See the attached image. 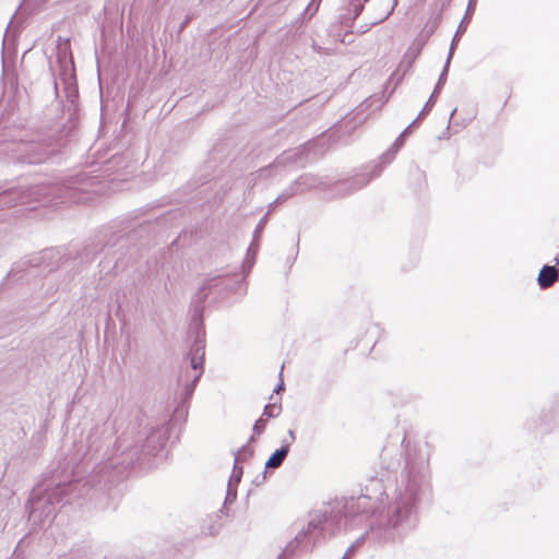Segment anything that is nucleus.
I'll list each match as a JSON object with an SVG mask.
<instances>
[{
	"label": "nucleus",
	"instance_id": "1",
	"mask_svg": "<svg viewBox=\"0 0 559 559\" xmlns=\"http://www.w3.org/2000/svg\"><path fill=\"white\" fill-rule=\"evenodd\" d=\"M165 442L163 427L151 429L143 444H131L123 436L115 444V449L106 448L99 455L100 461L95 464L88 478L60 483L51 480L38 484L32 491L27 502L28 520L37 526L50 523L56 515L57 506L63 501L83 497L90 488L103 481L112 483L121 476L138 459L140 449L147 454H155Z\"/></svg>",
	"mask_w": 559,
	"mask_h": 559
},
{
	"label": "nucleus",
	"instance_id": "2",
	"mask_svg": "<svg viewBox=\"0 0 559 559\" xmlns=\"http://www.w3.org/2000/svg\"><path fill=\"white\" fill-rule=\"evenodd\" d=\"M430 489L428 454L421 450H407L405 465L393 489L382 493V507L373 510L369 531L359 536L346 550L342 559H349L364 544L367 536L379 543L401 539L413 531L418 522L417 506Z\"/></svg>",
	"mask_w": 559,
	"mask_h": 559
},
{
	"label": "nucleus",
	"instance_id": "3",
	"mask_svg": "<svg viewBox=\"0 0 559 559\" xmlns=\"http://www.w3.org/2000/svg\"><path fill=\"white\" fill-rule=\"evenodd\" d=\"M370 497L335 500L321 509L313 510L308 515V523L295 539L283 550L278 559L286 554H293L297 546L306 539L312 542L311 548L326 537L334 536L342 528L352 530L365 518L370 509Z\"/></svg>",
	"mask_w": 559,
	"mask_h": 559
},
{
	"label": "nucleus",
	"instance_id": "4",
	"mask_svg": "<svg viewBox=\"0 0 559 559\" xmlns=\"http://www.w3.org/2000/svg\"><path fill=\"white\" fill-rule=\"evenodd\" d=\"M50 69L58 78L55 79V90L58 91L59 82L63 85L66 94L64 110L69 115V132L78 127L79 121V90L76 84L75 69L72 58L68 59L66 53H58L57 69L50 64Z\"/></svg>",
	"mask_w": 559,
	"mask_h": 559
},
{
	"label": "nucleus",
	"instance_id": "5",
	"mask_svg": "<svg viewBox=\"0 0 559 559\" xmlns=\"http://www.w3.org/2000/svg\"><path fill=\"white\" fill-rule=\"evenodd\" d=\"M204 355H205V335L204 332H198L195 341L190 349L188 355L190 368L193 371L192 374L188 372L182 374L180 380L185 381V388L182 392V400L188 401L193 392L197 382L201 378L203 373V364H204Z\"/></svg>",
	"mask_w": 559,
	"mask_h": 559
},
{
	"label": "nucleus",
	"instance_id": "6",
	"mask_svg": "<svg viewBox=\"0 0 559 559\" xmlns=\"http://www.w3.org/2000/svg\"><path fill=\"white\" fill-rule=\"evenodd\" d=\"M402 144L403 142H394L390 148L381 155L380 164H376L368 175L359 174L354 178L342 181L337 185V189L343 191V195H347L364 188L371 179L378 177L383 168L394 159Z\"/></svg>",
	"mask_w": 559,
	"mask_h": 559
},
{
	"label": "nucleus",
	"instance_id": "7",
	"mask_svg": "<svg viewBox=\"0 0 559 559\" xmlns=\"http://www.w3.org/2000/svg\"><path fill=\"white\" fill-rule=\"evenodd\" d=\"M221 277H210L206 278L203 285L197 292L193 299V319H200L203 311V304L207 297L206 290H212L216 288L221 284Z\"/></svg>",
	"mask_w": 559,
	"mask_h": 559
},
{
	"label": "nucleus",
	"instance_id": "8",
	"mask_svg": "<svg viewBox=\"0 0 559 559\" xmlns=\"http://www.w3.org/2000/svg\"><path fill=\"white\" fill-rule=\"evenodd\" d=\"M296 194H302L312 189L321 188L326 185V182L312 174H304L299 176L293 183H290Z\"/></svg>",
	"mask_w": 559,
	"mask_h": 559
},
{
	"label": "nucleus",
	"instance_id": "9",
	"mask_svg": "<svg viewBox=\"0 0 559 559\" xmlns=\"http://www.w3.org/2000/svg\"><path fill=\"white\" fill-rule=\"evenodd\" d=\"M34 188L32 190H25L23 188H14L10 190H5L0 193V204L12 206L17 202L26 203L31 195L34 194Z\"/></svg>",
	"mask_w": 559,
	"mask_h": 559
},
{
	"label": "nucleus",
	"instance_id": "10",
	"mask_svg": "<svg viewBox=\"0 0 559 559\" xmlns=\"http://www.w3.org/2000/svg\"><path fill=\"white\" fill-rule=\"evenodd\" d=\"M559 277L558 269L551 265H544L539 271L537 282L542 289L551 287Z\"/></svg>",
	"mask_w": 559,
	"mask_h": 559
},
{
	"label": "nucleus",
	"instance_id": "11",
	"mask_svg": "<svg viewBox=\"0 0 559 559\" xmlns=\"http://www.w3.org/2000/svg\"><path fill=\"white\" fill-rule=\"evenodd\" d=\"M355 128L356 124L354 123V119L349 115H347L331 129L332 133L330 138L350 136V131L354 130Z\"/></svg>",
	"mask_w": 559,
	"mask_h": 559
},
{
	"label": "nucleus",
	"instance_id": "12",
	"mask_svg": "<svg viewBox=\"0 0 559 559\" xmlns=\"http://www.w3.org/2000/svg\"><path fill=\"white\" fill-rule=\"evenodd\" d=\"M253 451L251 449H249L247 445H242L238 451H237V454H236V457H235V463H234V468H233V473H231V476L229 478V481L228 484L230 485H234L235 487H237V485L239 484L240 479H241V476H242V467L241 466H238V460H239V455H252Z\"/></svg>",
	"mask_w": 559,
	"mask_h": 559
},
{
	"label": "nucleus",
	"instance_id": "13",
	"mask_svg": "<svg viewBox=\"0 0 559 559\" xmlns=\"http://www.w3.org/2000/svg\"><path fill=\"white\" fill-rule=\"evenodd\" d=\"M420 53V47L413 48L411 47L407 52L405 53L403 60L401 61L399 66V71H402V74L397 79L396 83H399L402 78L406 74V72L413 67L414 61Z\"/></svg>",
	"mask_w": 559,
	"mask_h": 559
},
{
	"label": "nucleus",
	"instance_id": "14",
	"mask_svg": "<svg viewBox=\"0 0 559 559\" xmlns=\"http://www.w3.org/2000/svg\"><path fill=\"white\" fill-rule=\"evenodd\" d=\"M420 53V47L413 48L411 47L407 52L405 53L403 60L401 61L399 66V71H402V74L397 79L396 83H399L402 78L406 74V72L413 67L414 61Z\"/></svg>",
	"mask_w": 559,
	"mask_h": 559
},
{
	"label": "nucleus",
	"instance_id": "15",
	"mask_svg": "<svg viewBox=\"0 0 559 559\" xmlns=\"http://www.w3.org/2000/svg\"><path fill=\"white\" fill-rule=\"evenodd\" d=\"M289 452V444H283L277 449L265 463V468H277L280 467Z\"/></svg>",
	"mask_w": 559,
	"mask_h": 559
},
{
	"label": "nucleus",
	"instance_id": "16",
	"mask_svg": "<svg viewBox=\"0 0 559 559\" xmlns=\"http://www.w3.org/2000/svg\"><path fill=\"white\" fill-rule=\"evenodd\" d=\"M267 214H265L261 219L260 222L258 223L255 229H254V233H253V240L248 249V254L250 253H255L258 251V248H259V238L267 223Z\"/></svg>",
	"mask_w": 559,
	"mask_h": 559
},
{
	"label": "nucleus",
	"instance_id": "17",
	"mask_svg": "<svg viewBox=\"0 0 559 559\" xmlns=\"http://www.w3.org/2000/svg\"><path fill=\"white\" fill-rule=\"evenodd\" d=\"M433 104L435 102L431 98H429L425 104L424 108L421 109V111L419 112L418 117L409 126H407L395 140H403L405 136H407L408 131L416 126L418 120H420L425 115H427V112L430 111Z\"/></svg>",
	"mask_w": 559,
	"mask_h": 559
},
{
	"label": "nucleus",
	"instance_id": "18",
	"mask_svg": "<svg viewBox=\"0 0 559 559\" xmlns=\"http://www.w3.org/2000/svg\"><path fill=\"white\" fill-rule=\"evenodd\" d=\"M477 0H468L467 8L462 21L459 24V32H465L475 11Z\"/></svg>",
	"mask_w": 559,
	"mask_h": 559
},
{
	"label": "nucleus",
	"instance_id": "19",
	"mask_svg": "<svg viewBox=\"0 0 559 559\" xmlns=\"http://www.w3.org/2000/svg\"><path fill=\"white\" fill-rule=\"evenodd\" d=\"M304 151L305 145H300L296 151L284 152L280 158V163H299Z\"/></svg>",
	"mask_w": 559,
	"mask_h": 559
},
{
	"label": "nucleus",
	"instance_id": "20",
	"mask_svg": "<svg viewBox=\"0 0 559 559\" xmlns=\"http://www.w3.org/2000/svg\"><path fill=\"white\" fill-rule=\"evenodd\" d=\"M369 0H349V11L353 12V17L357 19L364 11L365 3Z\"/></svg>",
	"mask_w": 559,
	"mask_h": 559
},
{
	"label": "nucleus",
	"instance_id": "21",
	"mask_svg": "<svg viewBox=\"0 0 559 559\" xmlns=\"http://www.w3.org/2000/svg\"><path fill=\"white\" fill-rule=\"evenodd\" d=\"M281 413V405H277L275 403L273 404H267L264 406V409H263V418L266 417L265 419L267 420L269 418H275L280 415Z\"/></svg>",
	"mask_w": 559,
	"mask_h": 559
},
{
	"label": "nucleus",
	"instance_id": "22",
	"mask_svg": "<svg viewBox=\"0 0 559 559\" xmlns=\"http://www.w3.org/2000/svg\"><path fill=\"white\" fill-rule=\"evenodd\" d=\"M127 157L124 155H115L108 162V169H111L116 166H121L123 164V168H131L130 165L126 163Z\"/></svg>",
	"mask_w": 559,
	"mask_h": 559
},
{
	"label": "nucleus",
	"instance_id": "23",
	"mask_svg": "<svg viewBox=\"0 0 559 559\" xmlns=\"http://www.w3.org/2000/svg\"><path fill=\"white\" fill-rule=\"evenodd\" d=\"M294 195H297L296 192L294 191L292 185H289L286 189L283 190V192L274 200V203H282L286 200H288L289 198L294 197Z\"/></svg>",
	"mask_w": 559,
	"mask_h": 559
},
{
	"label": "nucleus",
	"instance_id": "24",
	"mask_svg": "<svg viewBox=\"0 0 559 559\" xmlns=\"http://www.w3.org/2000/svg\"><path fill=\"white\" fill-rule=\"evenodd\" d=\"M450 63H451L450 58H447L444 67H443L442 71H441L439 80H438V82L436 84L438 87L442 88L444 86V84L447 82V78H448V72H449Z\"/></svg>",
	"mask_w": 559,
	"mask_h": 559
},
{
	"label": "nucleus",
	"instance_id": "25",
	"mask_svg": "<svg viewBox=\"0 0 559 559\" xmlns=\"http://www.w3.org/2000/svg\"><path fill=\"white\" fill-rule=\"evenodd\" d=\"M265 426H266V419H265V418H263V416H262V417H260V418L254 423L253 428H252L253 433H254V435H258V436H259V435H261V433L264 431Z\"/></svg>",
	"mask_w": 559,
	"mask_h": 559
},
{
	"label": "nucleus",
	"instance_id": "26",
	"mask_svg": "<svg viewBox=\"0 0 559 559\" xmlns=\"http://www.w3.org/2000/svg\"><path fill=\"white\" fill-rule=\"evenodd\" d=\"M464 32H459V28L456 29L455 34H454V37L451 41V45H450V50H449V53H448V58H450V61L452 60V57H453V53H454V50L456 48V43H457V39H459V36L461 34H463Z\"/></svg>",
	"mask_w": 559,
	"mask_h": 559
},
{
	"label": "nucleus",
	"instance_id": "27",
	"mask_svg": "<svg viewBox=\"0 0 559 559\" xmlns=\"http://www.w3.org/2000/svg\"><path fill=\"white\" fill-rule=\"evenodd\" d=\"M236 497H237L236 487H234V485L228 484L227 496H226L225 502L234 501L236 499Z\"/></svg>",
	"mask_w": 559,
	"mask_h": 559
},
{
	"label": "nucleus",
	"instance_id": "28",
	"mask_svg": "<svg viewBox=\"0 0 559 559\" xmlns=\"http://www.w3.org/2000/svg\"><path fill=\"white\" fill-rule=\"evenodd\" d=\"M397 5V0H393L392 1V7L390 8V10L383 15V17H381L379 20V22H382L384 20H386L394 11L395 7Z\"/></svg>",
	"mask_w": 559,
	"mask_h": 559
},
{
	"label": "nucleus",
	"instance_id": "29",
	"mask_svg": "<svg viewBox=\"0 0 559 559\" xmlns=\"http://www.w3.org/2000/svg\"><path fill=\"white\" fill-rule=\"evenodd\" d=\"M441 87H438L437 85L435 86V90L432 92V94L430 95L429 98H431L433 102H436V98L438 97V95L440 94L441 92Z\"/></svg>",
	"mask_w": 559,
	"mask_h": 559
},
{
	"label": "nucleus",
	"instance_id": "30",
	"mask_svg": "<svg viewBox=\"0 0 559 559\" xmlns=\"http://www.w3.org/2000/svg\"><path fill=\"white\" fill-rule=\"evenodd\" d=\"M277 203H274V201L272 203H270L269 205V210L266 212L267 216L271 214V212L275 209Z\"/></svg>",
	"mask_w": 559,
	"mask_h": 559
},
{
	"label": "nucleus",
	"instance_id": "31",
	"mask_svg": "<svg viewBox=\"0 0 559 559\" xmlns=\"http://www.w3.org/2000/svg\"><path fill=\"white\" fill-rule=\"evenodd\" d=\"M283 389H284V382H283V381H281V382L277 384V386L274 389V392H275V393H278V392H280L281 390H283Z\"/></svg>",
	"mask_w": 559,
	"mask_h": 559
},
{
	"label": "nucleus",
	"instance_id": "32",
	"mask_svg": "<svg viewBox=\"0 0 559 559\" xmlns=\"http://www.w3.org/2000/svg\"><path fill=\"white\" fill-rule=\"evenodd\" d=\"M288 435H289V437L292 438V440H295V433H294V431H293V430H289V431H288Z\"/></svg>",
	"mask_w": 559,
	"mask_h": 559
},
{
	"label": "nucleus",
	"instance_id": "33",
	"mask_svg": "<svg viewBox=\"0 0 559 559\" xmlns=\"http://www.w3.org/2000/svg\"><path fill=\"white\" fill-rule=\"evenodd\" d=\"M371 484L374 486V487H380V481L378 480H372Z\"/></svg>",
	"mask_w": 559,
	"mask_h": 559
},
{
	"label": "nucleus",
	"instance_id": "34",
	"mask_svg": "<svg viewBox=\"0 0 559 559\" xmlns=\"http://www.w3.org/2000/svg\"><path fill=\"white\" fill-rule=\"evenodd\" d=\"M455 112H456V109H453V111H452V114H451V117H450V122L452 121L453 116L455 115Z\"/></svg>",
	"mask_w": 559,
	"mask_h": 559
},
{
	"label": "nucleus",
	"instance_id": "35",
	"mask_svg": "<svg viewBox=\"0 0 559 559\" xmlns=\"http://www.w3.org/2000/svg\"><path fill=\"white\" fill-rule=\"evenodd\" d=\"M100 448H102V447H98V445H97V447H95V449H94L95 453L100 452Z\"/></svg>",
	"mask_w": 559,
	"mask_h": 559
},
{
	"label": "nucleus",
	"instance_id": "36",
	"mask_svg": "<svg viewBox=\"0 0 559 559\" xmlns=\"http://www.w3.org/2000/svg\"><path fill=\"white\" fill-rule=\"evenodd\" d=\"M385 454H386V450H383V452H382L381 456H382V457H384V456H385Z\"/></svg>",
	"mask_w": 559,
	"mask_h": 559
},
{
	"label": "nucleus",
	"instance_id": "37",
	"mask_svg": "<svg viewBox=\"0 0 559 559\" xmlns=\"http://www.w3.org/2000/svg\"><path fill=\"white\" fill-rule=\"evenodd\" d=\"M253 440H254V436H251L249 441L252 442Z\"/></svg>",
	"mask_w": 559,
	"mask_h": 559
},
{
	"label": "nucleus",
	"instance_id": "38",
	"mask_svg": "<svg viewBox=\"0 0 559 559\" xmlns=\"http://www.w3.org/2000/svg\"><path fill=\"white\" fill-rule=\"evenodd\" d=\"M93 449H94V445L90 444V451H92Z\"/></svg>",
	"mask_w": 559,
	"mask_h": 559
},
{
	"label": "nucleus",
	"instance_id": "39",
	"mask_svg": "<svg viewBox=\"0 0 559 559\" xmlns=\"http://www.w3.org/2000/svg\"><path fill=\"white\" fill-rule=\"evenodd\" d=\"M284 369V366H281V371H283ZM280 376H282V372H280Z\"/></svg>",
	"mask_w": 559,
	"mask_h": 559
}]
</instances>
